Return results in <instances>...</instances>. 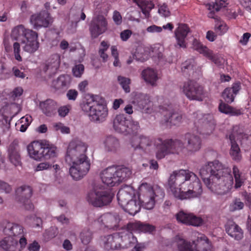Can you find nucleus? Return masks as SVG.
I'll return each instance as SVG.
<instances>
[{
  "mask_svg": "<svg viewBox=\"0 0 251 251\" xmlns=\"http://www.w3.org/2000/svg\"><path fill=\"white\" fill-rule=\"evenodd\" d=\"M102 242L104 249L107 251L121 248L120 236L118 232L104 236L102 238Z\"/></svg>",
  "mask_w": 251,
  "mask_h": 251,
  "instance_id": "24",
  "label": "nucleus"
},
{
  "mask_svg": "<svg viewBox=\"0 0 251 251\" xmlns=\"http://www.w3.org/2000/svg\"><path fill=\"white\" fill-rule=\"evenodd\" d=\"M80 106L83 111L89 113L93 121L102 122L107 116L108 109L104 99L98 96L83 101Z\"/></svg>",
  "mask_w": 251,
  "mask_h": 251,
  "instance_id": "6",
  "label": "nucleus"
},
{
  "mask_svg": "<svg viewBox=\"0 0 251 251\" xmlns=\"http://www.w3.org/2000/svg\"><path fill=\"white\" fill-rule=\"evenodd\" d=\"M32 29L25 28V26L20 25L15 27L12 30L11 35L15 40H20L22 37L24 39L27 37L28 33L30 31H32Z\"/></svg>",
  "mask_w": 251,
  "mask_h": 251,
  "instance_id": "40",
  "label": "nucleus"
},
{
  "mask_svg": "<svg viewBox=\"0 0 251 251\" xmlns=\"http://www.w3.org/2000/svg\"><path fill=\"white\" fill-rule=\"evenodd\" d=\"M113 127L118 132L133 135L137 133L140 126L138 122L130 121L124 114H119L114 119Z\"/></svg>",
  "mask_w": 251,
  "mask_h": 251,
  "instance_id": "8",
  "label": "nucleus"
},
{
  "mask_svg": "<svg viewBox=\"0 0 251 251\" xmlns=\"http://www.w3.org/2000/svg\"><path fill=\"white\" fill-rule=\"evenodd\" d=\"M87 146L84 142L74 140L68 147L65 160L71 166L70 175L75 180H79L85 176L90 167V162L86 154Z\"/></svg>",
  "mask_w": 251,
  "mask_h": 251,
  "instance_id": "3",
  "label": "nucleus"
},
{
  "mask_svg": "<svg viewBox=\"0 0 251 251\" xmlns=\"http://www.w3.org/2000/svg\"><path fill=\"white\" fill-rule=\"evenodd\" d=\"M109 45L107 42L102 41L100 43V46L99 50V54L100 57L102 59L103 62L107 61L108 58V55L105 53V51L108 49Z\"/></svg>",
  "mask_w": 251,
  "mask_h": 251,
  "instance_id": "54",
  "label": "nucleus"
},
{
  "mask_svg": "<svg viewBox=\"0 0 251 251\" xmlns=\"http://www.w3.org/2000/svg\"><path fill=\"white\" fill-rule=\"evenodd\" d=\"M194 124L197 128V130L200 134H204L201 130V128L211 126V129L214 128V121L211 114H203L200 111L193 113L192 117Z\"/></svg>",
  "mask_w": 251,
  "mask_h": 251,
  "instance_id": "17",
  "label": "nucleus"
},
{
  "mask_svg": "<svg viewBox=\"0 0 251 251\" xmlns=\"http://www.w3.org/2000/svg\"><path fill=\"white\" fill-rule=\"evenodd\" d=\"M32 121V117L29 115H26L21 118L17 123H16L15 126L16 129L21 132L25 131L30 125Z\"/></svg>",
  "mask_w": 251,
  "mask_h": 251,
  "instance_id": "41",
  "label": "nucleus"
},
{
  "mask_svg": "<svg viewBox=\"0 0 251 251\" xmlns=\"http://www.w3.org/2000/svg\"><path fill=\"white\" fill-rule=\"evenodd\" d=\"M185 146L178 139H166L159 138L154 142L157 149L156 158L160 160L166 156L180 153H194L199 151L201 148V138L194 134L187 133L184 135Z\"/></svg>",
  "mask_w": 251,
  "mask_h": 251,
  "instance_id": "2",
  "label": "nucleus"
},
{
  "mask_svg": "<svg viewBox=\"0 0 251 251\" xmlns=\"http://www.w3.org/2000/svg\"><path fill=\"white\" fill-rule=\"evenodd\" d=\"M132 32L131 30L126 29L120 33V38L123 41H126L131 36Z\"/></svg>",
  "mask_w": 251,
  "mask_h": 251,
  "instance_id": "64",
  "label": "nucleus"
},
{
  "mask_svg": "<svg viewBox=\"0 0 251 251\" xmlns=\"http://www.w3.org/2000/svg\"><path fill=\"white\" fill-rule=\"evenodd\" d=\"M115 170L116 171V172L114 174L116 176L114 179L116 180L118 185L127 180L131 175V171L127 167H115Z\"/></svg>",
  "mask_w": 251,
  "mask_h": 251,
  "instance_id": "37",
  "label": "nucleus"
},
{
  "mask_svg": "<svg viewBox=\"0 0 251 251\" xmlns=\"http://www.w3.org/2000/svg\"><path fill=\"white\" fill-rule=\"evenodd\" d=\"M58 234V229L55 227H51L47 230L45 233V236H47L48 239H51L55 237Z\"/></svg>",
  "mask_w": 251,
  "mask_h": 251,
  "instance_id": "58",
  "label": "nucleus"
},
{
  "mask_svg": "<svg viewBox=\"0 0 251 251\" xmlns=\"http://www.w3.org/2000/svg\"><path fill=\"white\" fill-rule=\"evenodd\" d=\"M226 2L224 0H216L212 4H210L209 10L211 11L208 14V17L211 18H215L214 11H219L221 8L226 7Z\"/></svg>",
  "mask_w": 251,
  "mask_h": 251,
  "instance_id": "46",
  "label": "nucleus"
},
{
  "mask_svg": "<svg viewBox=\"0 0 251 251\" xmlns=\"http://www.w3.org/2000/svg\"><path fill=\"white\" fill-rule=\"evenodd\" d=\"M60 64V55L55 53L51 55L42 67V72L49 77L55 74Z\"/></svg>",
  "mask_w": 251,
  "mask_h": 251,
  "instance_id": "19",
  "label": "nucleus"
},
{
  "mask_svg": "<svg viewBox=\"0 0 251 251\" xmlns=\"http://www.w3.org/2000/svg\"><path fill=\"white\" fill-rule=\"evenodd\" d=\"M12 190V188L7 183L0 180V191L5 193H9Z\"/></svg>",
  "mask_w": 251,
  "mask_h": 251,
  "instance_id": "63",
  "label": "nucleus"
},
{
  "mask_svg": "<svg viewBox=\"0 0 251 251\" xmlns=\"http://www.w3.org/2000/svg\"><path fill=\"white\" fill-rule=\"evenodd\" d=\"M116 172L114 166L109 167L103 170L100 173V178L102 182L110 187L118 185L116 180L114 179L116 177L114 174Z\"/></svg>",
  "mask_w": 251,
  "mask_h": 251,
  "instance_id": "31",
  "label": "nucleus"
},
{
  "mask_svg": "<svg viewBox=\"0 0 251 251\" xmlns=\"http://www.w3.org/2000/svg\"><path fill=\"white\" fill-rule=\"evenodd\" d=\"M194 63L193 59H188L182 63L181 65V71L186 76H191V74L194 72Z\"/></svg>",
  "mask_w": 251,
  "mask_h": 251,
  "instance_id": "44",
  "label": "nucleus"
},
{
  "mask_svg": "<svg viewBox=\"0 0 251 251\" xmlns=\"http://www.w3.org/2000/svg\"><path fill=\"white\" fill-rule=\"evenodd\" d=\"M107 20L103 16L99 15L94 17L89 26L91 37L96 38L104 33L107 29Z\"/></svg>",
  "mask_w": 251,
  "mask_h": 251,
  "instance_id": "18",
  "label": "nucleus"
},
{
  "mask_svg": "<svg viewBox=\"0 0 251 251\" xmlns=\"http://www.w3.org/2000/svg\"><path fill=\"white\" fill-rule=\"evenodd\" d=\"M194 244L196 251H212L211 244L204 234H199ZM177 249L178 251H193L191 243L183 239L177 242Z\"/></svg>",
  "mask_w": 251,
  "mask_h": 251,
  "instance_id": "9",
  "label": "nucleus"
},
{
  "mask_svg": "<svg viewBox=\"0 0 251 251\" xmlns=\"http://www.w3.org/2000/svg\"><path fill=\"white\" fill-rule=\"evenodd\" d=\"M189 31V27L186 24H180L175 31V34L177 44L179 47L183 48L186 47L185 38Z\"/></svg>",
  "mask_w": 251,
  "mask_h": 251,
  "instance_id": "32",
  "label": "nucleus"
},
{
  "mask_svg": "<svg viewBox=\"0 0 251 251\" xmlns=\"http://www.w3.org/2000/svg\"><path fill=\"white\" fill-rule=\"evenodd\" d=\"M120 220V216L117 213H107L95 220L94 223L99 224L101 228L117 230Z\"/></svg>",
  "mask_w": 251,
  "mask_h": 251,
  "instance_id": "14",
  "label": "nucleus"
},
{
  "mask_svg": "<svg viewBox=\"0 0 251 251\" xmlns=\"http://www.w3.org/2000/svg\"><path fill=\"white\" fill-rule=\"evenodd\" d=\"M231 170L218 160L208 162L200 170V174L207 187L214 193L224 195L229 192L233 184Z\"/></svg>",
  "mask_w": 251,
  "mask_h": 251,
  "instance_id": "1",
  "label": "nucleus"
},
{
  "mask_svg": "<svg viewBox=\"0 0 251 251\" xmlns=\"http://www.w3.org/2000/svg\"><path fill=\"white\" fill-rule=\"evenodd\" d=\"M118 81L124 89L125 92L126 93H129L130 91V88L129 85L131 83V80L130 78L124 77L121 75L118 76Z\"/></svg>",
  "mask_w": 251,
  "mask_h": 251,
  "instance_id": "52",
  "label": "nucleus"
},
{
  "mask_svg": "<svg viewBox=\"0 0 251 251\" xmlns=\"http://www.w3.org/2000/svg\"><path fill=\"white\" fill-rule=\"evenodd\" d=\"M30 22L34 27H47L52 23V20L50 13L46 10H43L32 15L30 17Z\"/></svg>",
  "mask_w": 251,
  "mask_h": 251,
  "instance_id": "22",
  "label": "nucleus"
},
{
  "mask_svg": "<svg viewBox=\"0 0 251 251\" xmlns=\"http://www.w3.org/2000/svg\"><path fill=\"white\" fill-rule=\"evenodd\" d=\"M219 110L222 113L229 114L231 116H238L241 114L240 109H237L229 105L227 103H226L223 101H221L219 104Z\"/></svg>",
  "mask_w": 251,
  "mask_h": 251,
  "instance_id": "42",
  "label": "nucleus"
},
{
  "mask_svg": "<svg viewBox=\"0 0 251 251\" xmlns=\"http://www.w3.org/2000/svg\"><path fill=\"white\" fill-rule=\"evenodd\" d=\"M132 231H134L128 229L126 225L125 229L122 232H118L120 234L121 247H131L137 243V238L133 235Z\"/></svg>",
  "mask_w": 251,
  "mask_h": 251,
  "instance_id": "28",
  "label": "nucleus"
},
{
  "mask_svg": "<svg viewBox=\"0 0 251 251\" xmlns=\"http://www.w3.org/2000/svg\"><path fill=\"white\" fill-rule=\"evenodd\" d=\"M192 48L202 54L204 56L210 50L206 46L203 45L197 39H194L192 42Z\"/></svg>",
  "mask_w": 251,
  "mask_h": 251,
  "instance_id": "51",
  "label": "nucleus"
},
{
  "mask_svg": "<svg viewBox=\"0 0 251 251\" xmlns=\"http://www.w3.org/2000/svg\"><path fill=\"white\" fill-rule=\"evenodd\" d=\"M71 106L70 105H64L60 107L58 109V113L59 115L62 117H65L69 112Z\"/></svg>",
  "mask_w": 251,
  "mask_h": 251,
  "instance_id": "59",
  "label": "nucleus"
},
{
  "mask_svg": "<svg viewBox=\"0 0 251 251\" xmlns=\"http://www.w3.org/2000/svg\"><path fill=\"white\" fill-rule=\"evenodd\" d=\"M40 107L47 116L51 117L56 113L57 103L51 99H48L40 103Z\"/></svg>",
  "mask_w": 251,
  "mask_h": 251,
  "instance_id": "34",
  "label": "nucleus"
},
{
  "mask_svg": "<svg viewBox=\"0 0 251 251\" xmlns=\"http://www.w3.org/2000/svg\"><path fill=\"white\" fill-rule=\"evenodd\" d=\"M113 198V194L110 191L94 188L88 192L87 201L93 206L100 207L109 204Z\"/></svg>",
  "mask_w": 251,
  "mask_h": 251,
  "instance_id": "11",
  "label": "nucleus"
},
{
  "mask_svg": "<svg viewBox=\"0 0 251 251\" xmlns=\"http://www.w3.org/2000/svg\"><path fill=\"white\" fill-rule=\"evenodd\" d=\"M249 137V135L245 133L243 127L239 125L233 126L232 131L229 135L230 141L232 142H236L237 138L242 143L244 140H248Z\"/></svg>",
  "mask_w": 251,
  "mask_h": 251,
  "instance_id": "33",
  "label": "nucleus"
},
{
  "mask_svg": "<svg viewBox=\"0 0 251 251\" xmlns=\"http://www.w3.org/2000/svg\"><path fill=\"white\" fill-rule=\"evenodd\" d=\"M244 204L242 202L240 199L236 198L234 200L232 203L229 205V210L230 211H235L242 209L244 208Z\"/></svg>",
  "mask_w": 251,
  "mask_h": 251,
  "instance_id": "55",
  "label": "nucleus"
},
{
  "mask_svg": "<svg viewBox=\"0 0 251 251\" xmlns=\"http://www.w3.org/2000/svg\"><path fill=\"white\" fill-rule=\"evenodd\" d=\"M165 123H169L173 125L179 124L182 120V115L177 113L169 112L168 117L165 115Z\"/></svg>",
  "mask_w": 251,
  "mask_h": 251,
  "instance_id": "49",
  "label": "nucleus"
},
{
  "mask_svg": "<svg viewBox=\"0 0 251 251\" xmlns=\"http://www.w3.org/2000/svg\"><path fill=\"white\" fill-rule=\"evenodd\" d=\"M105 149L108 151L115 152L120 148L119 140L113 136H107L104 141Z\"/></svg>",
  "mask_w": 251,
  "mask_h": 251,
  "instance_id": "39",
  "label": "nucleus"
},
{
  "mask_svg": "<svg viewBox=\"0 0 251 251\" xmlns=\"http://www.w3.org/2000/svg\"><path fill=\"white\" fill-rule=\"evenodd\" d=\"M8 155L10 162L15 166L21 165V158L19 150L14 144L10 145L8 149Z\"/></svg>",
  "mask_w": 251,
  "mask_h": 251,
  "instance_id": "38",
  "label": "nucleus"
},
{
  "mask_svg": "<svg viewBox=\"0 0 251 251\" xmlns=\"http://www.w3.org/2000/svg\"><path fill=\"white\" fill-rule=\"evenodd\" d=\"M151 138V137L143 135L139 136L133 137L131 141V147L135 151L140 150L146 153H148L150 151V148L153 144L155 149V153L157 151L156 148L155 146L154 142L156 139L159 138Z\"/></svg>",
  "mask_w": 251,
  "mask_h": 251,
  "instance_id": "15",
  "label": "nucleus"
},
{
  "mask_svg": "<svg viewBox=\"0 0 251 251\" xmlns=\"http://www.w3.org/2000/svg\"><path fill=\"white\" fill-rule=\"evenodd\" d=\"M78 95V92L76 90L70 89L67 92L66 97L69 100L75 101Z\"/></svg>",
  "mask_w": 251,
  "mask_h": 251,
  "instance_id": "62",
  "label": "nucleus"
},
{
  "mask_svg": "<svg viewBox=\"0 0 251 251\" xmlns=\"http://www.w3.org/2000/svg\"><path fill=\"white\" fill-rule=\"evenodd\" d=\"M191 181H189V183L188 181L185 184L181 182L180 184L177 185L179 186V188L176 187V186L170 188L174 197L180 200L199 197L202 192L200 179L198 177V180H191Z\"/></svg>",
  "mask_w": 251,
  "mask_h": 251,
  "instance_id": "7",
  "label": "nucleus"
},
{
  "mask_svg": "<svg viewBox=\"0 0 251 251\" xmlns=\"http://www.w3.org/2000/svg\"><path fill=\"white\" fill-rule=\"evenodd\" d=\"M71 82V77L69 75H61L52 80L51 87L59 93H64L70 87Z\"/></svg>",
  "mask_w": 251,
  "mask_h": 251,
  "instance_id": "23",
  "label": "nucleus"
},
{
  "mask_svg": "<svg viewBox=\"0 0 251 251\" xmlns=\"http://www.w3.org/2000/svg\"><path fill=\"white\" fill-rule=\"evenodd\" d=\"M232 172L235 182L234 187L236 189L239 188L242 186L244 182V179L241 176L242 174L240 172L238 167L235 165L233 167Z\"/></svg>",
  "mask_w": 251,
  "mask_h": 251,
  "instance_id": "50",
  "label": "nucleus"
},
{
  "mask_svg": "<svg viewBox=\"0 0 251 251\" xmlns=\"http://www.w3.org/2000/svg\"><path fill=\"white\" fill-rule=\"evenodd\" d=\"M12 117L9 118L8 116L3 115L2 119L0 121V127L2 129V134H10V121Z\"/></svg>",
  "mask_w": 251,
  "mask_h": 251,
  "instance_id": "45",
  "label": "nucleus"
},
{
  "mask_svg": "<svg viewBox=\"0 0 251 251\" xmlns=\"http://www.w3.org/2000/svg\"><path fill=\"white\" fill-rule=\"evenodd\" d=\"M13 54L15 59L18 62H22L23 59L20 54L21 47L20 43L18 42L14 43L13 45Z\"/></svg>",
  "mask_w": 251,
  "mask_h": 251,
  "instance_id": "56",
  "label": "nucleus"
},
{
  "mask_svg": "<svg viewBox=\"0 0 251 251\" xmlns=\"http://www.w3.org/2000/svg\"><path fill=\"white\" fill-rule=\"evenodd\" d=\"M1 226L3 227V231L5 234L11 237L19 236L20 238L23 236L21 235L24 232L23 228L21 225L5 220L2 222Z\"/></svg>",
  "mask_w": 251,
  "mask_h": 251,
  "instance_id": "25",
  "label": "nucleus"
},
{
  "mask_svg": "<svg viewBox=\"0 0 251 251\" xmlns=\"http://www.w3.org/2000/svg\"><path fill=\"white\" fill-rule=\"evenodd\" d=\"M241 89V84L239 81L233 83L231 87L226 88L222 93V97L227 103L234 101L236 96Z\"/></svg>",
  "mask_w": 251,
  "mask_h": 251,
  "instance_id": "29",
  "label": "nucleus"
},
{
  "mask_svg": "<svg viewBox=\"0 0 251 251\" xmlns=\"http://www.w3.org/2000/svg\"><path fill=\"white\" fill-rule=\"evenodd\" d=\"M158 13L160 15L164 17H168L170 15L169 9L166 4H163L159 6L158 8Z\"/></svg>",
  "mask_w": 251,
  "mask_h": 251,
  "instance_id": "60",
  "label": "nucleus"
},
{
  "mask_svg": "<svg viewBox=\"0 0 251 251\" xmlns=\"http://www.w3.org/2000/svg\"><path fill=\"white\" fill-rule=\"evenodd\" d=\"M27 244L25 237H21L18 242L17 239L8 236L0 241V247L4 251H22Z\"/></svg>",
  "mask_w": 251,
  "mask_h": 251,
  "instance_id": "13",
  "label": "nucleus"
},
{
  "mask_svg": "<svg viewBox=\"0 0 251 251\" xmlns=\"http://www.w3.org/2000/svg\"><path fill=\"white\" fill-rule=\"evenodd\" d=\"M27 35V37L21 40V44L24 45L23 49L26 52L30 53H34L39 47L38 33L33 30L30 31V33Z\"/></svg>",
  "mask_w": 251,
  "mask_h": 251,
  "instance_id": "20",
  "label": "nucleus"
},
{
  "mask_svg": "<svg viewBox=\"0 0 251 251\" xmlns=\"http://www.w3.org/2000/svg\"><path fill=\"white\" fill-rule=\"evenodd\" d=\"M40 246L36 241L29 244L25 249V248L22 251H39Z\"/></svg>",
  "mask_w": 251,
  "mask_h": 251,
  "instance_id": "61",
  "label": "nucleus"
},
{
  "mask_svg": "<svg viewBox=\"0 0 251 251\" xmlns=\"http://www.w3.org/2000/svg\"><path fill=\"white\" fill-rule=\"evenodd\" d=\"M127 228L129 230H133L134 231L149 233L155 230L154 226L141 222L129 223L127 224Z\"/></svg>",
  "mask_w": 251,
  "mask_h": 251,
  "instance_id": "36",
  "label": "nucleus"
},
{
  "mask_svg": "<svg viewBox=\"0 0 251 251\" xmlns=\"http://www.w3.org/2000/svg\"><path fill=\"white\" fill-rule=\"evenodd\" d=\"M30 158L36 161L50 159L56 156V147L46 140L34 141L27 146Z\"/></svg>",
  "mask_w": 251,
  "mask_h": 251,
  "instance_id": "5",
  "label": "nucleus"
},
{
  "mask_svg": "<svg viewBox=\"0 0 251 251\" xmlns=\"http://www.w3.org/2000/svg\"><path fill=\"white\" fill-rule=\"evenodd\" d=\"M79 237L81 242L87 245L90 242L92 238V232L88 229H84L80 232Z\"/></svg>",
  "mask_w": 251,
  "mask_h": 251,
  "instance_id": "53",
  "label": "nucleus"
},
{
  "mask_svg": "<svg viewBox=\"0 0 251 251\" xmlns=\"http://www.w3.org/2000/svg\"><path fill=\"white\" fill-rule=\"evenodd\" d=\"M180 89L189 100L202 101L204 95V88L196 81L187 80L180 86Z\"/></svg>",
  "mask_w": 251,
  "mask_h": 251,
  "instance_id": "10",
  "label": "nucleus"
},
{
  "mask_svg": "<svg viewBox=\"0 0 251 251\" xmlns=\"http://www.w3.org/2000/svg\"><path fill=\"white\" fill-rule=\"evenodd\" d=\"M134 100L143 112L149 113L151 112V101L148 95L141 93H136Z\"/></svg>",
  "mask_w": 251,
  "mask_h": 251,
  "instance_id": "30",
  "label": "nucleus"
},
{
  "mask_svg": "<svg viewBox=\"0 0 251 251\" xmlns=\"http://www.w3.org/2000/svg\"><path fill=\"white\" fill-rule=\"evenodd\" d=\"M231 148L230 150V154L232 158L237 161H240L242 156L240 152V149L236 142H230Z\"/></svg>",
  "mask_w": 251,
  "mask_h": 251,
  "instance_id": "48",
  "label": "nucleus"
},
{
  "mask_svg": "<svg viewBox=\"0 0 251 251\" xmlns=\"http://www.w3.org/2000/svg\"><path fill=\"white\" fill-rule=\"evenodd\" d=\"M134 195V190L130 186H125L120 189L117 195L119 204L122 208L128 201L132 199Z\"/></svg>",
  "mask_w": 251,
  "mask_h": 251,
  "instance_id": "26",
  "label": "nucleus"
},
{
  "mask_svg": "<svg viewBox=\"0 0 251 251\" xmlns=\"http://www.w3.org/2000/svg\"><path fill=\"white\" fill-rule=\"evenodd\" d=\"M141 76L147 83L152 86L156 85L158 76L157 72L154 70L150 68L143 70L141 73Z\"/></svg>",
  "mask_w": 251,
  "mask_h": 251,
  "instance_id": "35",
  "label": "nucleus"
},
{
  "mask_svg": "<svg viewBox=\"0 0 251 251\" xmlns=\"http://www.w3.org/2000/svg\"><path fill=\"white\" fill-rule=\"evenodd\" d=\"M176 217L178 222L187 226H199L202 225L203 219L195 216L193 213L184 212L180 211L176 215Z\"/></svg>",
  "mask_w": 251,
  "mask_h": 251,
  "instance_id": "21",
  "label": "nucleus"
},
{
  "mask_svg": "<svg viewBox=\"0 0 251 251\" xmlns=\"http://www.w3.org/2000/svg\"><path fill=\"white\" fill-rule=\"evenodd\" d=\"M209 60H211L215 65L221 66L224 64V59L220 54H214L212 50H209L205 56Z\"/></svg>",
  "mask_w": 251,
  "mask_h": 251,
  "instance_id": "47",
  "label": "nucleus"
},
{
  "mask_svg": "<svg viewBox=\"0 0 251 251\" xmlns=\"http://www.w3.org/2000/svg\"><path fill=\"white\" fill-rule=\"evenodd\" d=\"M191 180H198V176L193 172L188 170H180L178 172L175 171L171 175L169 180L168 185L170 188L183 182L185 184L188 181H191Z\"/></svg>",
  "mask_w": 251,
  "mask_h": 251,
  "instance_id": "12",
  "label": "nucleus"
},
{
  "mask_svg": "<svg viewBox=\"0 0 251 251\" xmlns=\"http://www.w3.org/2000/svg\"><path fill=\"white\" fill-rule=\"evenodd\" d=\"M136 2L146 17H149L151 10L154 7V4L149 0H137Z\"/></svg>",
  "mask_w": 251,
  "mask_h": 251,
  "instance_id": "43",
  "label": "nucleus"
},
{
  "mask_svg": "<svg viewBox=\"0 0 251 251\" xmlns=\"http://www.w3.org/2000/svg\"><path fill=\"white\" fill-rule=\"evenodd\" d=\"M32 194V190L29 186L24 185L18 188L16 190V201L24 206L26 210H32L34 205L30 199Z\"/></svg>",
  "mask_w": 251,
  "mask_h": 251,
  "instance_id": "16",
  "label": "nucleus"
},
{
  "mask_svg": "<svg viewBox=\"0 0 251 251\" xmlns=\"http://www.w3.org/2000/svg\"><path fill=\"white\" fill-rule=\"evenodd\" d=\"M226 233L235 240L239 241L244 237L242 228L233 221H228L225 225Z\"/></svg>",
  "mask_w": 251,
  "mask_h": 251,
  "instance_id": "27",
  "label": "nucleus"
},
{
  "mask_svg": "<svg viewBox=\"0 0 251 251\" xmlns=\"http://www.w3.org/2000/svg\"><path fill=\"white\" fill-rule=\"evenodd\" d=\"M165 195L163 190L160 187L152 188L147 183H142L139 188L138 199L140 202L136 200L128 201L122 208L131 215H134L138 213L141 206L145 209L151 210L155 205V198L162 199Z\"/></svg>",
  "mask_w": 251,
  "mask_h": 251,
  "instance_id": "4",
  "label": "nucleus"
},
{
  "mask_svg": "<svg viewBox=\"0 0 251 251\" xmlns=\"http://www.w3.org/2000/svg\"><path fill=\"white\" fill-rule=\"evenodd\" d=\"M84 71V67L82 64H78L74 66L72 69V72L74 76L76 77H80Z\"/></svg>",
  "mask_w": 251,
  "mask_h": 251,
  "instance_id": "57",
  "label": "nucleus"
}]
</instances>
